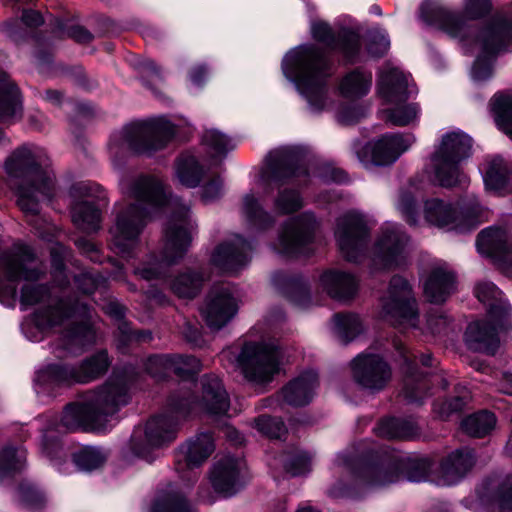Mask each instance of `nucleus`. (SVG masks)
Segmentation results:
<instances>
[{
    "label": "nucleus",
    "mask_w": 512,
    "mask_h": 512,
    "mask_svg": "<svg viewBox=\"0 0 512 512\" xmlns=\"http://www.w3.org/2000/svg\"><path fill=\"white\" fill-rule=\"evenodd\" d=\"M241 211L246 222L258 230H265L274 224V218L262 207L253 193L243 197Z\"/></svg>",
    "instance_id": "obj_45"
},
{
    "label": "nucleus",
    "mask_w": 512,
    "mask_h": 512,
    "mask_svg": "<svg viewBox=\"0 0 512 512\" xmlns=\"http://www.w3.org/2000/svg\"><path fill=\"white\" fill-rule=\"evenodd\" d=\"M104 312L120 321L117 331L116 346L121 353H126L128 347L134 343L149 342L152 333L149 330H133L129 323L124 321L126 308L119 302L112 300L103 306Z\"/></svg>",
    "instance_id": "obj_27"
},
{
    "label": "nucleus",
    "mask_w": 512,
    "mask_h": 512,
    "mask_svg": "<svg viewBox=\"0 0 512 512\" xmlns=\"http://www.w3.org/2000/svg\"><path fill=\"white\" fill-rule=\"evenodd\" d=\"M266 173L271 181L297 186L306 185L309 177L301 155L291 149L271 152L267 157Z\"/></svg>",
    "instance_id": "obj_20"
},
{
    "label": "nucleus",
    "mask_w": 512,
    "mask_h": 512,
    "mask_svg": "<svg viewBox=\"0 0 512 512\" xmlns=\"http://www.w3.org/2000/svg\"><path fill=\"white\" fill-rule=\"evenodd\" d=\"M129 194L136 203L117 204L116 222L110 229L115 252L124 258L134 255L139 236L154 213L168 207L172 214L164 230V246L160 258L150 255L134 269V274L150 281L160 279L171 264L181 259L191 241L193 223L190 209L178 198L168 197L163 183L154 176H140L131 184Z\"/></svg>",
    "instance_id": "obj_2"
},
{
    "label": "nucleus",
    "mask_w": 512,
    "mask_h": 512,
    "mask_svg": "<svg viewBox=\"0 0 512 512\" xmlns=\"http://www.w3.org/2000/svg\"><path fill=\"white\" fill-rule=\"evenodd\" d=\"M409 237L397 224H386L373 247V264L379 269H392L405 264Z\"/></svg>",
    "instance_id": "obj_17"
},
{
    "label": "nucleus",
    "mask_w": 512,
    "mask_h": 512,
    "mask_svg": "<svg viewBox=\"0 0 512 512\" xmlns=\"http://www.w3.org/2000/svg\"><path fill=\"white\" fill-rule=\"evenodd\" d=\"M202 144L210 158L218 162H221L235 147L232 139L217 129L205 130Z\"/></svg>",
    "instance_id": "obj_50"
},
{
    "label": "nucleus",
    "mask_w": 512,
    "mask_h": 512,
    "mask_svg": "<svg viewBox=\"0 0 512 512\" xmlns=\"http://www.w3.org/2000/svg\"><path fill=\"white\" fill-rule=\"evenodd\" d=\"M482 55L479 56L472 68V77L477 81L486 80L492 75V66L485 63L484 57L495 56L512 45V20L506 17H494L483 30L476 35Z\"/></svg>",
    "instance_id": "obj_13"
},
{
    "label": "nucleus",
    "mask_w": 512,
    "mask_h": 512,
    "mask_svg": "<svg viewBox=\"0 0 512 512\" xmlns=\"http://www.w3.org/2000/svg\"><path fill=\"white\" fill-rule=\"evenodd\" d=\"M317 227L315 216L310 212H304L296 217L288 219L274 243V250L286 257H296L309 252Z\"/></svg>",
    "instance_id": "obj_15"
},
{
    "label": "nucleus",
    "mask_w": 512,
    "mask_h": 512,
    "mask_svg": "<svg viewBox=\"0 0 512 512\" xmlns=\"http://www.w3.org/2000/svg\"><path fill=\"white\" fill-rule=\"evenodd\" d=\"M480 254L489 257L506 277L512 279V234L505 228L488 227L476 240Z\"/></svg>",
    "instance_id": "obj_19"
},
{
    "label": "nucleus",
    "mask_w": 512,
    "mask_h": 512,
    "mask_svg": "<svg viewBox=\"0 0 512 512\" xmlns=\"http://www.w3.org/2000/svg\"><path fill=\"white\" fill-rule=\"evenodd\" d=\"M490 106L498 128L512 139V93H496Z\"/></svg>",
    "instance_id": "obj_47"
},
{
    "label": "nucleus",
    "mask_w": 512,
    "mask_h": 512,
    "mask_svg": "<svg viewBox=\"0 0 512 512\" xmlns=\"http://www.w3.org/2000/svg\"><path fill=\"white\" fill-rule=\"evenodd\" d=\"M252 250L250 243L235 235L232 240L221 243L215 249L211 261L223 272L236 273L248 264Z\"/></svg>",
    "instance_id": "obj_25"
},
{
    "label": "nucleus",
    "mask_w": 512,
    "mask_h": 512,
    "mask_svg": "<svg viewBox=\"0 0 512 512\" xmlns=\"http://www.w3.org/2000/svg\"><path fill=\"white\" fill-rule=\"evenodd\" d=\"M152 512H197V510L183 490L169 488L158 494Z\"/></svg>",
    "instance_id": "obj_42"
},
{
    "label": "nucleus",
    "mask_w": 512,
    "mask_h": 512,
    "mask_svg": "<svg viewBox=\"0 0 512 512\" xmlns=\"http://www.w3.org/2000/svg\"><path fill=\"white\" fill-rule=\"evenodd\" d=\"M108 453L100 447L85 446L72 455L74 464L83 471H92L104 465Z\"/></svg>",
    "instance_id": "obj_53"
},
{
    "label": "nucleus",
    "mask_w": 512,
    "mask_h": 512,
    "mask_svg": "<svg viewBox=\"0 0 512 512\" xmlns=\"http://www.w3.org/2000/svg\"><path fill=\"white\" fill-rule=\"evenodd\" d=\"M202 395L196 399L190 387H183L172 394L167 403L168 413L151 417L144 429H137L130 439L134 455L147 462L155 459L154 450L175 440L178 421L192 413L204 411L212 415L225 414L230 407L229 396L221 380L215 375L201 378Z\"/></svg>",
    "instance_id": "obj_3"
},
{
    "label": "nucleus",
    "mask_w": 512,
    "mask_h": 512,
    "mask_svg": "<svg viewBox=\"0 0 512 512\" xmlns=\"http://www.w3.org/2000/svg\"><path fill=\"white\" fill-rule=\"evenodd\" d=\"M397 209L410 225H416L419 221V207L415 197L408 191H402L399 195Z\"/></svg>",
    "instance_id": "obj_62"
},
{
    "label": "nucleus",
    "mask_w": 512,
    "mask_h": 512,
    "mask_svg": "<svg viewBox=\"0 0 512 512\" xmlns=\"http://www.w3.org/2000/svg\"><path fill=\"white\" fill-rule=\"evenodd\" d=\"M204 280L202 273L187 270L171 280L170 289L179 298L192 299L200 292Z\"/></svg>",
    "instance_id": "obj_46"
},
{
    "label": "nucleus",
    "mask_w": 512,
    "mask_h": 512,
    "mask_svg": "<svg viewBox=\"0 0 512 512\" xmlns=\"http://www.w3.org/2000/svg\"><path fill=\"white\" fill-rule=\"evenodd\" d=\"M405 459L390 447L380 448L365 465V472L370 480H385L398 477L404 468Z\"/></svg>",
    "instance_id": "obj_28"
},
{
    "label": "nucleus",
    "mask_w": 512,
    "mask_h": 512,
    "mask_svg": "<svg viewBox=\"0 0 512 512\" xmlns=\"http://www.w3.org/2000/svg\"><path fill=\"white\" fill-rule=\"evenodd\" d=\"M320 282L324 290L334 299L348 300L358 290V279L347 272L328 270L321 275Z\"/></svg>",
    "instance_id": "obj_32"
},
{
    "label": "nucleus",
    "mask_w": 512,
    "mask_h": 512,
    "mask_svg": "<svg viewBox=\"0 0 512 512\" xmlns=\"http://www.w3.org/2000/svg\"><path fill=\"white\" fill-rule=\"evenodd\" d=\"M390 48V40L385 31H373L370 34L366 54L373 58L383 57Z\"/></svg>",
    "instance_id": "obj_64"
},
{
    "label": "nucleus",
    "mask_w": 512,
    "mask_h": 512,
    "mask_svg": "<svg viewBox=\"0 0 512 512\" xmlns=\"http://www.w3.org/2000/svg\"><path fill=\"white\" fill-rule=\"evenodd\" d=\"M146 372L156 380L169 377L172 373V355H153L145 363Z\"/></svg>",
    "instance_id": "obj_59"
},
{
    "label": "nucleus",
    "mask_w": 512,
    "mask_h": 512,
    "mask_svg": "<svg viewBox=\"0 0 512 512\" xmlns=\"http://www.w3.org/2000/svg\"><path fill=\"white\" fill-rule=\"evenodd\" d=\"M245 489V482H200L197 488L201 502L212 504L219 499L233 497Z\"/></svg>",
    "instance_id": "obj_40"
},
{
    "label": "nucleus",
    "mask_w": 512,
    "mask_h": 512,
    "mask_svg": "<svg viewBox=\"0 0 512 512\" xmlns=\"http://www.w3.org/2000/svg\"><path fill=\"white\" fill-rule=\"evenodd\" d=\"M352 377L362 388L372 392L383 390L392 377L390 365L373 353H361L351 361Z\"/></svg>",
    "instance_id": "obj_21"
},
{
    "label": "nucleus",
    "mask_w": 512,
    "mask_h": 512,
    "mask_svg": "<svg viewBox=\"0 0 512 512\" xmlns=\"http://www.w3.org/2000/svg\"><path fill=\"white\" fill-rule=\"evenodd\" d=\"M295 77L299 92L313 111H321L327 102L328 80L335 73V64L327 51L315 44H305L291 51L285 59L284 70Z\"/></svg>",
    "instance_id": "obj_6"
},
{
    "label": "nucleus",
    "mask_w": 512,
    "mask_h": 512,
    "mask_svg": "<svg viewBox=\"0 0 512 512\" xmlns=\"http://www.w3.org/2000/svg\"><path fill=\"white\" fill-rule=\"evenodd\" d=\"M238 304L229 283L213 286L201 308L202 316L211 329H221L237 313Z\"/></svg>",
    "instance_id": "obj_22"
},
{
    "label": "nucleus",
    "mask_w": 512,
    "mask_h": 512,
    "mask_svg": "<svg viewBox=\"0 0 512 512\" xmlns=\"http://www.w3.org/2000/svg\"><path fill=\"white\" fill-rule=\"evenodd\" d=\"M187 465L197 467L204 463L215 450L213 434L202 432L181 446Z\"/></svg>",
    "instance_id": "obj_37"
},
{
    "label": "nucleus",
    "mask_w": 512,
    "mask_h": 512,
    "mask_svg": "<svg viewBox=\"0 0 512 512\" xmlns=\"http://www.w3.org/2000/svg\"><path fill=\"white\" fill-rule=\"evenodd\" d=\"M283 463L290 476H305L311 469V456L305 451L294 448L285 453Z\"/></svg>",
    "instance_id": "obj_55"
},
{
    "label": "nucleus",
    "mask_w": 512,
    "mask_h": 512,
    "mask_svg": "<svg viewBox=\"0 0 512 512\" xmlns=\"http://www.w3.org/2000/svg\"><path fill=\"white\" fill-rule=\"evenodd\" d=\"M26 463V451L12 446L0 450V478L13 477L21 472Z\"/></svg>",
    "instance_id": "obj_52"
},
{
    "label": "nucleus",
    "mask_w": 512,
    "mask_h": 512,
    "mask_svg": "<svg viewBox=\"0 0 512 512\" xmlns=\"http://www.w3.org/2000/svg\"><path fill=\"white\" fill-rule=\"evenodd\" d=\"M77 365L50 364L39 370L36 374V382L45 388L80 383Z\"/></svg>",
    "instance_id": "obj_34"
},
{
    "label": "nucleus",
    "mask_w": 512,
    "mask_h": 512,
    "mask_svg": "<svg viewBox=\"0 0 512 512\" xmlns=\"http://www.w3.org/2000/svg\"><path fill=\"white\" fill-rule=\"evenodd\" d=\"M44 152L41 148L23 144L16 148L5 161L7 174L17 179V204L27 217L39 213L40 200L50 199L53 180L41 168Z\"/></svg>",
    "instance_id": "obj_5"
},
{
    "label": "nucleus",
    "mask_w": 512,
    "mask_h": 512,
    "mask_svg": "<svg viewBox=\"0 0 512 512\" xmlns=\"http://www.w3.org/2000/svg\"><path fill=\"white\" fill-rule=\"evenodd\" d=\"M375 431L383 438L406 440L417 436L419 429L411 420L389 417L382 419Z\"/></svg>",
    "instance_id": "obj_43"
},
{
    "label": "nucleus",
    "mask_w": 512,
    "mask_h": 512,
    "mask_svg": "<svg viewBox=\"0 0 512 512\" xmlns=\"http://www.w3.org/2000/svg\"><path fill=\"white\" fill-rule=\"evenodd\" d=\"M482 171L486 188L493 191H502L508 184L511 165L500 156L487 157Z\"/></svg>",
    "instance_id": "obj_38"
},
{
    "label": "nucleus",
    "mask_w": 512,
    "mask_h": 512,
    "mask_svg": "<svg viewBox=\"0 0 512 512\" xmlns=\"http://www.w3.org/2000/svg\"><path fill=\"white\" fill-rule=\"evenodd\" d=\"M46 274V267L37 263L30 246L15 243L0 254V302L14 306L16 282H27L21 288L20 304L23 309L37 304H47L33 314V321L40 332L48 333L63 327L54 344L53 352L80 354L96 342L97 332L92 321L91 308L80 299L71 296H55L48 284H35Z\"/></svg>",
    "instance_id": "obj_1"
},
{
    "label": "nucleus",
    "mask_w": 512,
    "mask_h": 512,
    "mask_svg": "<svg viewBox=\"0 0 512 512\" xmlns=\"http://www.w3.org/2000/svg\"><path fill=\"white\" fill-rule=\"evenodd\" d=\"M335 238L343 257L350 262H359L364 257L370 231L364 217L348 212L336 222Z\"/></svg>",
    "instance_id": "obj_14"
},
{
    "label": "nucleus",
    "mask_w": 512,
    "mask_h": 512,
    "mask_svg": "<svg viewBox=\"0 0 512 512\" xmlns=\"http://www.w3.org/2000/svg\"><path fill=\"white\" fill-rule=\"evenodd\" d=\"M237 365L248 381L265 384L279 372L280 352L272 344L246 342L237 356Z\"/></svg>",
    "instance_id": "obj_11"
},
{
    "label": "nucleus",
    "mask_w": 512,
    "mask_h": 512,
    "mask_svg": "<svg viewBox=\"0 0 512 512\" xmlns=\"http://www.w3.org/2000/svg\"><path fill=\"white\" fill-rule=\"evenodd\" d=\"M318 386V375L314 371H306L290 381L281 391L284 402L300 407L311 402Z\"/></svg>",
    "instance_id": "obj_30"
},
{
    "label": "nucleus",
    "mask_w": 512,
    "mask_h": 512,
    "mask_svg": "<svg viewBox=\"0 0 512 512\" xmlns=\"http://www.w3.org/2000/svg\"><path fill=\"white\" fill-rule=\"evenodd\" d=\"M496 422V417L492 412L482 410L466 417L461 426L468 435L482 438L495 428Z\"/></svg>",
    "instance_id": "obj_51"
},
{
    "label": "nucleus",
    "mask_w": 512,
    "mask_h": 512,
    "mask_svg": "<svg viewBox=\"0 0 512 512\" xmlns=\"http://www.w3.org/2000/svg\"><path fill=\"white\" fill-rule=\"evenodd\" d=\"M472 139L461 131L443 135L441 143L432 156L435 177L442 187H454L467 182L460 163L471 155Z\"/></svg>",
    "instance_id": "obj_8"
},
{
    "label": "nucleus",
    "mask_w": 512,
    "mask_h": 512,
    "mask_svg": "<svg viewBox=\"0 0 512 512\" xmlns=\"http://www.w3.org/2000/svg\"><path fill=\"white\" fill-rule=\"evenodd\" d=\"M385 482H336L329 490L336 499L357 500L377 491Z\"/></svg>",
    "instance_id": "obj_49"
},
{
    "label": "nucleus",
    "mask_w": 512,
    "mask_h": 512,
    "mask_svg": "<svg viewBox=\"0 0 512 512\" xmlns=\"http://www.w3.org/2000/svg\"><path fill=\"white\" fill-rule=\"evenodd\" d=\"M333 322L336 334L345 342L351 341L362 331V323L356 314H336Z\"/></svg>",
    "instance_id": "obj_54"
},
{
    "label": "nucleus",
    "mask_w": 512,
    "mask_h": 512,
    "mask_svg": "<svg viewBox=\"0 0 512 512\" xmlns=\"http://www.w3.org/2000/svg\"><path fill=\"white\" fill-rule=\"evenodd\" d=\"M465 342L469 349L494 355L499 347L495 326L487 320H479L468 325Z\"/></svg>",
    "instance_id": "obj_29"
},
{
    "label": "nucleus",
    "mask_w": 512,
    "mask_h": 512,
    "mask_svg": "<svg viewBox=\"0 0 512 512\" xmlns=\"http://www.w3.org/2000/svg\"><path fill=\"white\" fill-rule=\"evenodd\" d=\"M476 494L481 504L499 512H512V482H481Z\"/></svg>",
    "instance_id": "obj_31"
},
{
    "label": "nucleus",
    "mask_w": 512,
    "mask_h": 512,
    "mask_svg": "<svg viewBox=\"0 0 512 512\" xmlns=\"http://www.w3.org/2000/svg\"><path fill=\"white\" fill-rule=\"evenodd\" d=\"M22 101L18 87L0 71V122L14 123L21 119Z\"/></svg>",
    "instance_id": "obj_33"
},
{
    "label": "nucleus",
    "mask_w": 512,
    "mask_h": 512,
    "mask_svg": "<svg viewBox=\"0 0 512 512\" xmlns=\"http://www.w3.org/2000/svg\"><path fill=\"white\" fill-rule=\"evenodd\" d=\"M250 477L246 461L224 456L218 459L211 469L210 480H244Z\"/></svg>",
    "instance_id": "obj_41"
},
{
    "label": "nucleus",
    "mask_w": 512,
    "mask_h": 512,
    "mask_svg": "<svg viewBox=\"0 0 512 512\" xmlns=\"http://www.w3.org/2000/svg\"><path fill=\"white\" fill-rule=\"evenodd\" d=\"M134 382L135 376L129 368L113 372L84 402L71 403L65 407L58 425L59 430H107L120 409L129 404Z\"/></svg>",
    "instance_id": "obj_4"
},
{
    "label": "nucleus",
    "mask_w": 512,
    "mask_h": 512,
    "mask_svg": "<svg viewBox=\"0 0 512 512\" xmlns=\"http://www.w3.org/2000/svg\"><path fill=\"white\" fill-rule=\"evenodd\" d=\"M475 454L470 448L464 447L457 449L440 462L442 473L449 477L465 476L475 464Z\"/></svg>",
    "instance_id": "obj_39"
},
{
    "label": "nucleus",
    "mask_w": 512,
    "mask_h": 512,
    "mask_svg": "<svg viewBox=\"0 0 512 512\" xmlns=\"http://www.w3.org/2000/svg\"><path fill=\"white\" fill-rule=\"evenodd\" d=\"M459 210L453 204L440 199L425 202L424 216L430 224L460 232L470 231L485 221L488 211L474 196H467L459 203Z\"/></svg>",
    "instance_id": "obj_9"
},
{
    "label": "nucleus",
    "mask_w": 512,
    "mask_h": 512,
    "mask_svg": "<svg viewBox=\"0 0 512 512\" xmlns=\"http://www.w3.org/2000/svg\"><path fill=\"white\" fill-rule=\"evenodd\" d=\"M421 17L426 23L435 25L450 37L458 38L460 41L476 35L475 28L467 22L463 14L439 5L424 3L421 6Z\"/></svg>",
    "instance_id": "obj_23"
},
{
    "label": "nucleus",
    "mask_w": 512,
    "mask_h": 512,
    "mask_svg": "<svg viewBox=\"0 0 512 512\" xmlns=\"http://www.w3.org/2000/svg\"><path fill=\"white\" fill-rule=\"evenodd\" d=\"M337 51L348 64H357L366 60V52L362 47L359 33L351 29H341L332 48Z\"/></svg>",
    "instance_id": "obj_36"
},
{
    "label": "nucleus",
    "mask_w": 512,
    "mask_h": 512,
    "mask_svg": "<svg viewBox=\"0 0 512 512\" xmlns=\"http://www.w3.org/2000/svg\"><path fill=\"white\" fill-rule=\"evenodd\" d=\"M378 94L387 103L396 104V107L385 111L387 120L394 126H406L417 119L419 106L416 103L400 105L405 102L413 89L409 85L408 76L398 68L383 70L377 84Z\"/></svg>",
    "instance_id": "obj_10"
},
{
    "label": "nucleus",
    "mask_w": 512,
    "mask_h": 512,
    "mask_svg": "<svg viewBox=\"0 0 512 512\" xmlns=\"http://www.w3.org/2000/svg\"><path fill=\"white\" fill-rule=\"evenodd\" d=\"M174 135L175 126L163 117L133 122L111 137L109 150L114 155L126 149L151 154L163 149Z\"/></svg>",
    "instance_id": "obj_7"
},
{
    "label": "nucleus",
    "mask_w": 512,
    "mask_h": 512,
    "mask_svg": "<svg viewBox=\"0 0 512 512\" xmlns=\"http://www.w3.org/2000/svg\"><path fill=\"white\" fill-rule=\"evenodd\" d=\"M456 275L445 265L431 269L424 282V295L431 303L445 302L456 291Z\"/></svg>",
    "instance_id": "obj_26"
},
{
    "label": "nucleus",
    "mask_w": 512,
    "mask_h": 512,
    "mask_svg": "<svg viewBox=\"0 0 512 512\" xmlns=\"http://www.w3.org/2000/svg\"><path fill=\"white\" fill-rule=\"evenodd\" d=\"M470 399L468 392L451 398L438 399L433 403L434 414L445 420L452 414L461 412Z\"/></svg>",
    "instance_id": "obj_57"
},
{
    "label": "nucleus",
    "mask_w": 512,
    "mask_h": 512,
    "mask_svg": "<svg viewBox=\"0 0 512 512\" xmlns=\"http://www.w3.org/2000/svg\"><path fill=\"white\" fill-rule=\"evenodd\" d=\"M204 175V169L195 155L190 152L183 153L176 162V176L179 182L188 187L199 185Z\"/></svg>",
    "instance_id": "obj_44"
},
{
    "label": "nucleus",
    "mask_w": 512,
    "mask_h": 512,
    "mask_svg": "<svg viewBox=\"0 0 512 512\" xmlns=\"http://www.w3.org/2000/svg\"><path fill=\"white\" fill-rule=\"evenodd\" d=\"M111 359L106 350H100L77 365L80 383H88L104 375Z\"/></svg>",
    "instance_id": "obj_48"
},
{
    "label": "nucleus",
    "mask_w": 512,
    "mask_h": 512,
    "mask_svg": "<svg viewBox=\"0 0 512 512\" xmlns=\"http://www.w3.org/2000/svg\"><path fill=\"white\" fill-rule=\"evenodd\" d=\"M202 369L199 359L191 355H172V373L177 377L188 380L194 378Z\"/></svg>",
    "instance_id": "obj_56"
},
{
    "label": "nucleus",
    "mask_w": 512,
    "mask_h": 512,
    "mask_svg": "<svg viewBox=\"0 0 512 512\" xmlns=\"http://www.w3.org/2000/svg\"><path fill=\"white\" fill-rule=\"evenodd\" d=\"M70 195L74 199L93 198L95 203L79 201L72 206V219L76 226L84 231H97L100 228L101 212L100 206H106L108 198L105 190L98 184L92 182H78L71 186Z\"/></svg>",
    "instance_id": "obj_16"
},
{
    "label": "nucleus",
    "mask_w": 512,
    "mask_h": 512,
    "mask_svg": "<svg viewBox=\"0 0 512 512\" xmlns=\"http://www.w3.org/2000/svg\"><path fill=\"white\" fill-rule=\"evenodd\" d=\"M394 347L403 360L402 394L411 403H422L430 395L431 379L418 372L416 356L400 340H394Z\"/></svg>",
    "instance_id": "obj_24"
},
{
    "label": "nucleus",
    "mask_w": 512,
    "mask_h": 512,
    "mask_svg": "<svg viewBox=\"0 0 512 512\" xmlns=\"http://www.w3.org/2000/svg\"><path fill=\"white\" fill-rule=\"evenodd\" d=\"M382 316L395 326L415 328L418 309L411 285L401 276H393L386 294L380 299Z\"/></svg>",
    "instance_id": "obj_12"
},
{
    "label": "nucleus",
    "mask_w": 512,
    "mask_h": 512,
    "mask_svg": "<svg viewBox=\"0 0 512 512\" xmlns=\"http://www.w3.org/2000/svg\"><path fill=\"white\" fill-rule=\"evenodd\" d=\"M372 86V73L362 68L347 72L339 81L338 90L346 99H359L366 96Z\"/></svg>",
    "instance_id": "obj_35"
},
{
    "label": "nucleus",
    "mask_w": 512,
    "mask_h": 512,
    "mask_svg": "<svg viewBox=\"0 0 512 512\" xmlns=\"http://www.w3.org/2000/svg\"><path fill=\"white\" fill-rule=\"evenodd\" d=\"M77 289L85 295L93 294L99 288L107 286V278L100 273L82 272L74 277Z\"/></svg>",
    "instance_id": "obj_61"
},
{
    "label": "nucleus",
    "mask_w": 512,
    "mask_h": 512,
    "mask_svg": "<svg viewBox=\"0 0 512 512\" xmlns=\"http://www.w3.org/2000/svg\"><path fill=\"white\" fill-rule=\"evenodd\" d=\"M303 206L300 193L294 189H283L278 192L274 201V207L279 214H291Z\"/></svg>",
    "instance_id": "obj_58"
},
{
    "label": "nucleus",
    "mask_w": 512,
    "mask_h": 512,
    "mask_svg": "<svg viewBox=\"0 0 512 512\" xmlns=\"http://www.w3.org/2000/svg\"><path fill=\"white\" fill-rule=\"evenodd\" d=\"M53 33L58 38H71L79 43H88L92 40V34L85 28L77 25L67 26L65 21L56 18Z\"/></svg>",
    "instance_id": "obj_60"
},
{
    "label": "nucleus",
    "mask_w": 512,
    "mask_h": 512,
    "mask_svg": "<svg viewBox=\"0 0 512 512\" xmlns=\"http://www.w3.org/2000/svg\"><path fill=\"white\" fill-rule=\"evenodd\" d=\"M411 134L389 133L357 150V158L365 166L393 164L414 143Z\"/></svg>",
    "instance_id": "obj_18"
},
{
    "label": "nucleus",
    "mask_w": 512,
    "mask_h": 512,
    "mask_svg": "<svg viewBox=\"0 0 512 512\" xmlns=\"http://www.w3.org/2000/svg\"><path fill=\"white\" fill-rule=\"evenodd\" d=\"M255 427L269 438H280L286 433V426L280 418L261 415L255 419Z\"/></svg>",
    "instance_id": "obj_63"
}]
</instances>
